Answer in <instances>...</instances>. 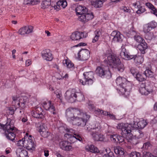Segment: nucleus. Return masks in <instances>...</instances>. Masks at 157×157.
I'll use <instances>...</instances> for the list:
<instances>
[{
    "instance_id": "obj_1",
    "label": "nucleus",
    "mask_w": 157,
    "mask_h": 157,
    "mask_svg": "<svg viewBox=\"0 0 157 157\" xmlns=\"http://www.w3.org/2000/svg\"><path fill=\"white\" fill-rule=\"evenodd\" d=\"M117 128L121 131V134L122 136L116 135H110L111 140L113 142H122L124 141V137H125L128 143H131L133 144H136L138 143V139L143 136V134L138 130L136 134L134 136L132 133V127L131 124L123 123H119L117 124Z\"/></svg>"
},
{
    "instance_id": "obj_2",
    "label": "nucleus",
    "mask_w": 157,
    "mask_h": 157,
    "mask_svg": "<svg viewBox=\"0 0 157 157\" xmlns=\"http://www.w3.org/2000/svg\"><path fill=\"white\" fill-rule=\"evenodd\" d=\"M65 117L67 121L73 125H86V122L90 116L84 113L81 110L73 108H69L65 111Z\"/></svg>"
},
{
    "instance_id": "obj_3",
    "label": "nucleus",
    "mask_w": 157,
    "mask_h": 157,
    "mask_svg": "<svg viewBox=\"0 0 157 157\" xmlns=\"http://www.w3.org/2000/svg\"><path fill=\"white\" fill-rule=\"evenodd\" d=\"M0 129L3 130L5 135L7 138L13 141L16 137L19 136L21 134V131L14 126L12 121L8 120L5 125L0 123Z\"/></svg>"
},
{
    "instance_id": "obj_4",
    "label": "nucleus",
    "mask_w": 157,
    "mask_h": 157,
    "mask_svg": "<svg viewBox=\"0 0 157 157\" xmlns=\"http://www.w3.org/2000/svg\"><path fill=\"white\" fill-rule=\"evenodd\" d=\"M116 82L119 86L118 92L120 95H125L126 97L128 96L131 89V84L124 78L119 76L117 78Z\"/></svg>"
},
{
    "instance_id": "obj_5",
    "label": "nucleus",
    "mask_w": 157,
    "mask_h": 157,
    "mask_svg": "<svg viewBox=\"0 0 157 157\" xmlns=\"http://www.w3.org/2000/svg\"><path fill=\"white\" fill-rule=\"evenodd\" d=\"M75 12L78 16V20L83 23L92 20L94 17L93 13L88 11L85 6H78L75 9Z\"/></svg>"
},
{
    "instance_id": "obj_6",
    "label": "nucleus",
    "mask_w": 157,
    "mask_h": 157,
    "mask_svg": "<svg viewBox=\"0 0 157 157\" xmlns=\"http://www.w3.org/2000/svg\"><path fill=\"white\" fill-rule=\"evenodd\" d=\"M105 56L107 57V60H104V61L105 63L106 62L108 65L110 67L117 68L118 71L121 72L124 71V66L121 63L120 59L116 55L111 53H106Z\"/></svg>"
},
{
    "instance_id": "obj_7",
    "label": "nucleus",
    "mask_w": 157,
    "mask_h": 157,
    "mask_svg": "<svg viewBox=\"0 0 157 157\" xmlns=\"http://www.w3.org/2000/svg\"><path fill=\"white\" fill-rule=\"evenodd\" d=\"M33 140V138L26 133L24 138L18 141L17 145L18 146L24 147L29 150H34L35 145Z\"/></svg>"
},
{
    "instance_id": "obj_8",
    "label": "nucleus",
    "mask_w": 157,
    "mask_h": 157,
    "mask_svg": "<svg viewBox=\"0 0 157 157\" xmlns=\"http://www.w3.org/2000/svg\"><path fill=\"white\" fill-rule=\"evenodd\" d=\"M13 101L12 103L14 105L9 107L8 109L11 115L13 114L17 106H20L21 108H24L28 100L27 98L25 96H22L19 98L13 97Z\"/></svg>"
},
{
    "instance_id": "obj_9",
    "label": "nucleus",
    "mask_w": 157,
    "mask_h": 157,
    "mask_svg": "<svg viewBox=\"0 0 157 157\" xmlns=\"http://www.w3.org/2000/svg\"><path fill=\"white\" fill-rule=\"evenodd\" d=\"M96 73L102 78L105 77L108 79L111 77V74L107 67H98L96 71Z\"/></svg>"
},
{
    "instance_id": "obj_10",
    "label": "nucleus",
    "mask_w": 157,
    "mask_h": 157,
    "mask_svg": "<svg viewBox=\"0 0 157 157\" xmlns=\"http://www.w3.org/2000/svg\"><path fill=\"white\" fill-rule=\"evenodd\" d=\"M83 75L84 77L85 81H84L81 79H79L78 82L79 83L83 85H92L93 82V80L94 78L93 72L92 71L86 72L83 73Z\"/></svg>"
},
{
    "instance_id": "obj_11",
    "label": "nucleus",
    "mask_w": 157,
    "mask_h": 157,
    "mask_svg": "<svg viewBox=\"0 0 157 157\" xmlns=\"http://www.w3.org/2000/svg\"><path fill=\"white\" fill-rule=\"evenodd\" d=\"M67 132L69 133H67L65 134L64 136L67 139H68L70 143H74L77 140L79 141H81L82 140L81 136L75 134V132L72 129H69Z\"/></svg>"
},
{
    "instance_id": "obj_12",
    "label": "nucleus",
    "mask_w": 157,
    "mask_h": 157,
    "mask_svg": "<svg viewBox=\"0 0 157 157\" xmlns=\"http://www.w3.org/2000/svg\"><path fill=\"white\" fill-rule=\"evenodd\" d=\"M41 105L46 110L49 111L54 115L57 114V112L54 106V104L52 103L51 101L47 100L43 101L42 102Z\"/></svg>"
},
{
    "instance_id": "obj_13",
    "label": "nucleus",
    "mask_w": 157,
    "mask_h": 157,
    "mask_svg": "<svg viewBox=\"0 0 157 157\" xmlns=\"http://www.w3.org/2000/svg\"><path fill=\"white\" fill-rule=\"evenodd\" d=\"M76 91L75 89L67 90L65 93L64 96L66 99L69 102L72 103L76 100L75 96Z\"/></svg>"
},
{
    "instance_id": "obj_14",
    "label": "nucleus",
    "mask_w": 157,
    "mask_h": 157,
    "mask_svg": "<svg viewBox=\"0 0 157 157\" xmlns=\"http://www.w3.org/2000/svg\"><path fill=\"white\" fill-rule=\"evenodd\" d=\"M90 57L89 51L87 49H81L77 53V58L80 60L84 61L87 60Z\"/></svg>"
},
{
    "instance_id": "obj_15",
    "label": "nucleus",
    "mask_w": 157,
    "mask_h": 157,
    "mask_svg": "<svg viewBox=\"0 0 157 157\" xmlns=\"http://www.w3.org/2000/svg\"><path fill=\"white\" fill-rule=\"evenodd\" d=\"M139 91L141 95H147L152 93L153 90L150 86H146L145 84L142 83L139 87Z\"/></svg>"
},
{
    "instance_id": "obj_16",
    "label": "nucleus",
    "mask_w": 157,
    "mask_h": 157,
    "mask_svg": "<svg viewBox=\"0 0 157 157\" xmlns=\"http://www.w3.org/2000/svg\"><path fill=\"white\" fill-rule=\"evenodd\" d=\"M101 131H92L91 135L93 139L96 141H103L105 140L104 135L100 133Z\"/></svg>"
},
{
    "instance_id": "obj_17",
    "label": "nucleus",
    "mask_w": 157,
    "mask_h": 157,
    "mask_svg": "<svg viewBox=\"0 0 157 157\" xmlns=\"http://www.w3.org/2000/svg\"><path fill=\"white\" fill-rule=\"evenodd\" d=\"M120 55L123 58L128 60L132 59L133 57L132 55H129V54L126 51L124 46V45L121 46Z\"/></svg>"
},
{
    "instance_id": "obj_18",
    "label": "nucleus",
    "mask_w": 157,
    "mask_h": 157,
    "mask_svg": "<svg viewBox=\"0 0 157 157\" xmlns=\"http://www.w3.org/2000/svg\"><path fill=\"white\" fill-rule=\"evenodd\" d=\"M43 58L47 61H51L53 59V56L51 51L48 49L44 50L42 52Z\"/></svg>"
},
{
    "instance_id": "obj_19",
    "label": "nucleus",
    "mask_w": 157,
    "mask_h": 157,
    "mask_svg": "<svg viewBox=\"0 0 157 157\" xmlns=\"http://www.w3.org/2000/svg\"><path fill=\"white\" fill-rule=\"evenodd\" d=\"M111 36L113 37V41L114 42H121L122 40V35L118 31H113L112 33Z\"/></svg>"
},
{
    "instance_id": "obj_20",
    "label": "nucleus",
    "mask_w": 157,
    "mask_h": 157,
    "mask_svg": "<svg viewBox=\"0 0 157 157\" xmlns=\"http://www.w3.org/2000/svg\"><path fill=\"white\" fill-rule=\"evenodd\" d=\"M130 34L131 35H134V40L137 42L141 43L142 42L145 41L144 40L141 36L136 34V32L135 29L133 27H132L129 31Z\"/></svg>"
},
{
    "instance_id": "obj_21",
    "label": "nucleus",
    "mask_w": 157,
    "mask_h": 157,
    "mask_svg": "<svg viewBox=\"0 0 157 157\" xmlns=\"http://www.w3.org/2000/svg\"><path fill=\"white\" fill-rule=\"evenodd\" d=\"M84 37L83 33L82 32L76 31L73 33L71 35V39L72 40H79Z\"/></svg>"
},
{
    "instance_id": "obj_22",
    "label": "nucleus",
    "mask_w": 157,
    "mask_h": 157,
    "mask_svg": "<svg viewBox=\"0 0 157 157\" xmlns=\"http://www.w3.org/2000/svg\"><path fill=\"white\" fill-rule=\"evenodd\" d=\"M88 108L91 111H94L95 114L99 115L102 114L104 115V112H105V111L101 110L99 109L96 110L94 105L92 104L91 101H89L88 103Z\"/></svg>"
},
{
    "instance_id": "obj_23",
    "label": "nucleus",
    "mask_w": 157,
    "mask_h": 157,
    "mask_svg": "<svg viewBox=\"0 0 157 157\" xmlns=\"http://www.w3.org/2000/svg\"><path fill=\"white\" fill-rule=\"evenodd\" d=\"M85 148L86 151L92 153H97L100 152L98 148L93 144L87 145L85 147Z\"/></svg>"
},
{
    "instance_id": "obj_24",
    "label": "nucleus",
    "mask_w": 157,
    "mask_h": 157,
    "mask_svg": "<svg viewBox=\"0 0 157 157\" xmlns=\"http://www.w3.org/2000/svg\"><path fill=\"white\" fill-rule=\"evenodd\" d=\"M91 3V5L96 8L101 7L103 3L106 0H89Z\"/></svg>"
},
{
    "instance_id": "obj_25",
    "label": "nucleus",
    "mask_w": 157,
    "mask_h": 157,
    "mask_svg": "<svg viewBox=\"0 0 157 157\" xmlns=\"http://www.w3.org/2000/svg\"><path fill=\"white\" fill-rule=\"evenodd\" d=\"M147 43L145 41L140 43L137 46V48L143 54L145 53V50L147 48Z\"/></svg>"
},
{
    "instance_id": "obj_26",
    "label": "nucleus",
    "mask_w": 157,
    "mask_h": 157,
    "mask_svg": "<svg viewBox=\"0 0 157 157\" xmlns=\"http://www.w3.org/2000/svg\"><path fill=\"white\" fill-rule=\"evenodd\" d=\"M114 151L116 154L120 157H123L124 155V149L120 147H115L114 149Z\"/></svg>"
},
{
    "instance_id": "obj_27",
    "label": "nucleus",
    "mask_w": 157,
    "mask_h": 157,
    "mask_svg": "<svg viewBox=\"0 0 157 157\" xmlns=\"http://www.w3.org/2000/svg\"><path fill=\"white\" fill-rule=\"evenodd\" d=\"M63 63L65 66L69 69H73L74 68L73 63L68 59L65 58L63 61Z\"/></svg>"
},
{
    "instance_id": "obj_28",
    "label": "nucleus",
    "mask_w": 157,
    "mask_h": 157,
    "mask_svg": "<svg viewBox=\"0 0 157 157\" xmlns=\"http://www.w3.org/2000/svg\"><path fill=\"white\" fill-rule=\"evenodd\" d=\"M16 154L19 157H28V152L25 150L20 148L17 149L16 151Z\"/></svg>"
},
{
    "instance_id": "obj_29",
    "label": "nucleus",
    "mask_w": 157,
    "mask_h": 157,
    "mask_svg": "<svg viewBox=\"0 0 157 157\" xmlns=\"http://www.w3.org/2000/svg\"><path fill=\"white\" fill-rule=\"evenodd\" d=\"M146 6L151 10V12L157 17V10L151 3L147 2L145 3Z\"/></svg>"
},
{
    "instance_id": "obj_30",
    "label": "nucleus",
    "mask_w": 157,
    "mask_h": 157,
    "mask_svg": "<svg viewBox=\"0 0 157 157\" xmlns=\"http://www.w3.org/2000/svg\"><path fill=\"white\" fill-rule=\"evenodd\" d=\"M132 56L133 57L132 59H133L136 63L140 64L143 62L144 60L143 56H137L136 55H132Z\"/></svg>"
},
{
    "instance_id": "obj_31",
    "label": "nucleus",
    "mask_w": 157,
    "mask_h": 157,
    "mask_svg": "<svg viewBox=\"0 0 157 157\" xmlns=\"http://www.w3.org/2000/svg\"><path fill=\"white\" fill-rule=\"evenodd\" d=\"M93 131H101V127L99 123L96 121L91 124Z\"/></svg>"
},
{
    "instance_id": "obj_32",
    "label": "nucleus",
    "mask_w": 157,
    "mask_h": 157,
    "mask_svg": "<svg viewBox=\"0 0 157 157\" xmlns=\"http://www.w3.org/2000/svg\"><path fill=\"white\" fill-rule=\"evenodd\" d=\"M147 122L145 120H141L140 121L137 123V127H136L138 129H141L144 128L145 126L147 124Z\"/></svg>"
},
{
    "instance_id": "obj_33",
    "label": "nucleus",
    "mask_w": 157,
    "mask_h": 157,
    "mask_svg": "<svg viewBox=\"0 0 157 157\" xmlns=\"http://www.w3.org/2000/svg\"><path fill=\"white\" fill-rule=\"evenodd\" d=\"M94 34L95 36L92 41L93 43L96 42L98 40L99 37L101 34V31L99 29H97L95 31Z\"/></svg>"
},
{
    "instance_id": "obj_34",
    "label": "nucleus",
    "mask_w": 157,
    "mask_h": 157,
    "mask_svg": "<svg viewBox=\"0 0 157 157\" xmlns=\"http://www.w3.org/2000/svg\"><path fill=\"white\" fill-rule=\"evenodd\" d=\"M40 2V0H24V4L29 5H36Z\"/></svg>"
},
{
    "instance_id": "obj_35",
    "label": "nucleus",
    "mask_w": 157,
    "mask_h": 157,
    "mask_svg": "<svg viewBox=\"0 0 157 157\" xmlns=\"http://www.w3.org/2000/svg\"><path fill=\"white\" fill-rule=\"evenodd\" d=\"M75 98L76 100L79 101H82L85 99L84 95L81 92H76Z\"/></svg>"
},
{
    "instance_id": "obj_36",
    "label": "nucleus",
    "mask_w": 157,
    "mask_h": 157,
    "mask_svg": "<svg viewBox=\"0 0 157 157\" xmlns=\"http://www.w3.org/2000/svg\"><path fill=\"white\" fill-rule=\"evenodd\" d=\"M51 4V0H43L41 5V7L44 9L47 8Z\"/></svg>"
},
{
    "instance_id": "obj_37",
    "label": "nucleus",
    "mask_w": 157,
    "mask_h": 157,
    "mask_svg": "<svg viewBox=\"0 0 157 157\" xmlns=\"http://www.w3.org/2000/svg\"><path fill=\"white\" fill-rule=\"evenodd\" d=\"M144 73L146 77H151L152 76L153 73L150 69V66H149V68L148 67L146 68V70L144 71Z\"/></svg>"
},
{
    "instance_id": "obj_38",
    "label": "nucleus",
    "mask_w": 157,
    "mask_h": 157,
    "mask_svg": "<svg viewBox=\"0 0 157 157\" xmlns=\"http://www.w3.org/2000/svg\"><path fill=\"white\" fill-rule=\"evenodd\" d=\"M34 109L36 111V112L39 113V114H40L41 116V117L42 118L44 117L45 113L41 107L39 106H37L35 107Z\"/></svg>"
},
{
    "instance_id": "obj_39",
    "label": "nucleus",
    "mask_w": 157,
    "mask_h": 157,
    "mask_svg": "<svg viewBox=\"0 0 157 157\" xmlns=\"http://www.w3.org/2000/svg\"><path fill=\"white\" fill-rule=\"evenodd\" d=\"M135 77L136 79L139 81H143L145 80V78L144 75L139 73H137Z\"/></svg>"
},
{
    "instance_id": "obj_40",
    "label": "nucleus",
    "mask_w": 157,
    "mask_h": 157,
    "mask_svg": "<svg viewBox=\"0 0 157 157\" xmlns=\"http://www.w3.org/2000/svg\"><path fill=\"white\" fill-rule=\"evenodd\" d=\"M58 4L60 5L61 7L65 8L67 6V2L66 0H59L58 2Z\"/></svg>"
},
{
    "instance_id": "obj_41",
    "label": "nucleus",
    "mask_w": 157,
    "mask_h": 157,
    "mask_svg": "<svg viewBox=\"0 0 157 157\" xmlns=\"http://www.w3.org/2000/svg\"><path fill=\"white\" fill-rule=\"evenodd\" d=\"M67 145L66 146L64 150L66 151H71L73 149V148L71 145V143L68 141H67Z\"/></svg>"
},
{
    "instance_id": "obj_42",
    "label": "nucleus",
    "mask_w": 157,
    "mask_h": 157,
    "mask_svg": "<svg viewBox=\"0 0 157 157\" xmlns=\"http://www.w3.org/2000/svg\"><path fill=\"white\" fill-rule=\"evenodd\" d=\"M27 34H28L33 32V27L31 25L25 26Z\"/></svg>"
},
{
    "instance_id": "obj_43",
    "label": "nucleus",
    "mask_w": 157,
    "mask_h": 157,
    "mask_svg": "<svg viewBox=\"0 0 157 157\" xmlns=\"http://www.w3.org/2000/svg\"><path fill=\"white\" fill-rule=\"evenodd\" d=\"M120 9L125 13H131L132 12L131 10L128 7L122 6L120 7Z\"/></svg>"
},
{
    "instance_id": "obj_44",
    "label": "nucleus",
    "mask_w": 157,
    "mask_h": 157,
    "mask_svg": "<svg viewBox=\"0 0 157 157\" xmlns=\"http://www.w3.org/2000/svg\"><path fill=\"white\" fill-rule=\"evenodd\" d=\"M128 155L129 157H140V153L136 151L131 152Z\"/></svg>"
},
{
    "instance_id": "obj_45",
    "label": "nucleus",
    "mask_w": 157,
    "mask_h": 157,
    "mask_svg": "<svg viewBox=\"0 0 157 157\" xmlns=\"http://www.w3.org/2000/svg\"><path fill=\"white\" fill-rule=\"evenodd\" d=\"M18 33L22 36H25V34H27L25 27H24L20 28L18 31Z\"/></svg>"
},
{
    "instance_id": "obj_46",
    "label": "nucleus",
    "mask_w": 157,
    "mask_h": 157,
    "mask_svg": "<svg viewBox=\"0 0 157 157\" xmlns=\"http://www.w3.org/2000/svg\"><path fill=\"white\" fill-rule=\"evenodd\" d=\"M48 129L47 127L45 125L44 123H41L40 126L39 128V132H43L47 130Z\"/></svg>"
},
{
    "instance_id": "obj_47",
    "label": "nucleus",
    "mask_w": 157,
    "mask_h": 157,
    "mask_svg": "<svg viewBox=\"0 0 157 157\" xmlns=\"http://www.w3.org/2000/svg\"><path fill=\"white\" fill-rule=\"evenodd\" d=\"M151 29L148 24L145 25L144 26L143 31L145 33H148Z\"/></svg>"
},
{
    "instance_id": "obj_48",
    "label": "nucleus",
    "mask_w": 157,
    "mask_h": 157,
    "mask_svg": "<svg viewBox=\"0 0 157 157\" xmlns=\"http://www.w3.org/2000/svg\"><path fill=\"white\" fill-rule=\"evenodd\" d=\"M67 141H60L59 144V145L60 148L62 150H64L65 147L67 145Z\"/></svg>"
},
{
    "instance_id": "obj_49",
    "label": "nucleus",
    "mask_w": 157,
    "mask_h": 157,
    "mask_svg": "<svg viewBox=\"0 0 157 157\" xmlns=\"http://www.w3.org/2000/svg\"><path fill=\"white\" fill-rule=\"evenodd\" d=\"M151 29H154L157 26V23L154 21H152L148 24Z\"/></svg>"
},
{
    "instance_id": "obj_50",
    "label": "nucleus",
    "mask_w": 157,
    "mask_h": 157,
    "mask_svg": "<svg viewBox=\"0 0 157 157\" xmlns=\"http://www.w3.org/2000/svg\"><path fill=\"white\" fill-rule=\"evenodd\" d=\"M41 136L44 138L47 137L49 135V133L47 130L43 132H40Z\"/></svg>"
},
{
    "instance_id": "obj_51",
    "label": "nucleus",
    "mask_w": 157,
    "mask_h": 157,
    "mask_svg": "<svg viewBox=\"0 0 157 157\" xmlns=\"http://www.w3.org/2000/svg\"><path fill=\"white\" fill-rule=\"evenodd\" d=\"M110 149L109 148H106L105 149V151L106 153H105L104 155H103V157H116L114 156H110L109 155V154H108V153H109V154H110Z\"/></svg>"
},
{
    "instance_id": "obj_52",
    "label": "nucleus",
    "mask_w": 157,
    "mask_h": 157,
    "mask_svg": "<svg viewBox=\"0 0 157 157\" xmlns=\"http://www.w3.org/2000/svg\"><path fill=\"white\" fill-rule=\"evenodd\" d=\"M32 116L36 118H42V117H41V116L39 114V113L37 112H36V111L34 109V110L33 112L32 113Z\"/></svg>"
},
{
    "instance_id": "obj_53",
    "label": "nucleus",
    "mask_w": 157,
    "mask_h": 157,
    "mask_svg": "<svg viewBox=\"0 0 157 157\" xmlns=\"http://www.w3.org/2000/svg\"><path fill=\"white\" fill-rule=\"evenodd\" d=\"M104 115L108 116L109 117L112 119L114 120L115 119V116L112 114H111L107 111H105L104 112Z\"/></svg>"
},
{
    "instance_id": "obj_54",
    "label": "nucleus",
    "mask_w": 157,
    "mask_h": 157,
    "mask_svg": "<svg viewBox=\"0 0 157 157\" xmlns=\"http://www.w3.org/2000/svg\"><path fill=\"white\" fill-rule=\"evenodd\" d=\"M137 8L138 9V10L136 12L137 14H141L145 11V9L144 7L140 6V8Z\"/></svg>"
},
{
    "instance_id": "obj_55",
    "label": "nucleus",
    "mask_w": 157,
    "mask_h": 157,
    "mask_svg": "<svg viewBox=\"0 0 157 157\" xmlns=\"http://www.w3.org/2000/svg\"><path fill=\"white\" fill-rule=\"evenodd\" d=\"M141 3L140 2V1L138 0H136V2L133 3V6L136 8H140V7Z\"/></svg>"
},
{
    "instance_id": "obj_56",
    "label": "nucleus",
    "mask_w": 157,
    "mask_h": 157,
    "mask_svg": "<svg viewBox=\"0 0 157 157\" xmlns=\"http://www.w3.org/2000/svg\"><path fill=\"white\" fill-rule=\"evenodd\" d=\"M85 129L86 130L88 131H93V128L92 127L91 124H89L86 125L85 127Z\"/></svg>"
},
{
    "instance_id": "obj_57",
    "label": "nucleus",
    "mask_w": 157,
    "mask_h": 157,
    "mask_svg": "<svg viewBox=\"0 0 157 157\" xmlns=\"http://www.w3.org/2000/svg\"><path fill=\"white\" fill-rule=\"evenodd\" d=\"M54 77L58 80L63 79V76L59 73H56Z\"/></svg>"
},
{
    "instance_id": "obj_58",
    "label": "nucleus",
    "mask_w": 157,
    "mask_h": 157,
    "mask_svg": "<svg viewBox=\"0 0 157 157\" xmlns=\"http://www.w3.org/2000/svg\"><path fill=\"white\" fill-rule=\"evenodd\" d=\"M143 157H154V156L149 152H144L143 153Z\"/></svg>"
},
{
    "instance_id": "obj_59",
    "label": "nucleus",
    "mask_w": 157,
    "mask_h": 157,
    "mask_svg": "<svg viewBox=\"0 0 157 157\" xmlns=\"http://www.w3.org/2000/svg\"><path fill=\"white\" fill-rule=\"evenodd\" d=\"M130 71L131 73L135 76L136 74L137 73L136 70V69L134 67H132L130 69Z\"/></svg>"
},
{
    "instance_id": "obj_60",
    "label": "nucleus",
    "mask_w": 157,
    "mask_h": 157,
    "mask_svg": "<svg viewBox=\"0 0 157 157\" xmlns=\"http://www.w3.org/2000/svg\"><path fill=\"white\" fill-rule=\"evenodd\" d=\"M59 130L61 133L65 132V131H67V132L68 131V129L66 130L65 128L63 126H61L59 128Z\"/></svg>"
},
{
    "instance_id": "obj_61",
    "label": "nucleus",
    "mask_w": 157,
    "mask_h": 157,
    "mask_svg": "<svg viewBox=\"0 0 157 157\" xmlns=\"http://www.w3.org/2000/svg\"><path fill=\"white\" fill-rule=\"evenodd\" d=\"M150 144L149 142H147L145 143L143 145V147L145 149L148 148V147H150Z\"/></svg>"
},
{
    "instance_id": "obj_62",
    "label": "nucleus",
    "mask_w": 157,
    "mask_h": 157,
    "mask_svg": "<svg viewBox=\"0 0 157 157\" xmlns=\"http://www.w3.org/2000/svg\"><path fill=\"white\" fill-rule=\"evenodd\" d=\"M54 9L56 10V11H59L61 9V7L60 5H59L58 4V2H57L56 5H55L53 7Z\"/></svg>"
},
{
    "instance_id": "obj_63",
    "label": "nucleus",
    "mask_w": 157,
    "mask_h": 157,
    "mask_svg": "<svg viewBox=\"0 0 157 157\" xmlns=\"http://www.w3.org/2000/svg\"><path fill=\"white\" fill-rule=\"evenodd\" d=\"M31 63V61L30 59H28L26 61L25 65L26 66H29Z\"/></svg>"
},
{
    "instance_id": "obj_64",
    "label": "nucleus",
    "mask_w": 157,
    "mask_h": 157,
    "mask_svg": "<svg viewBox=\"0 0 157 157\" xmlns=\"http://www.w3.org/2000/svg\"><path fill=\"white\" fill-rule=\"evenodd\" d=\"M22 117V121L23 122H25L27 121V117L26 116H21V117Z\"/></svg>"
}]
</instances>
